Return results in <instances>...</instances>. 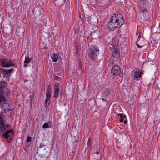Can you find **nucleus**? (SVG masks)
Masks as SVG:
<instances>
[{"mask_svg": "<svg viewBox=\"0 0 160 160\" xmlns=\"http://www.w3.org/2000/svg\"><path fill=\"white\" fill-rule=\"evenodd\" d=\"M5 124H4V125H1V126H0V128L1 130L2 131V132H4L6 130V128L5 127Z\"/></svg>", "mask_w": 160, "mask_h": 160, "instance_id": "20", "label": "nucleus"}, {"mask_svg": "<svg viewBox=\"0 0 160 160\" xmlns=\"http://www.w3.org/2000/svg\"><path fill=\"white\" fill-rule=\"evenodd\" d=\"M87 145H88L87 148H89L91 146V141L90 139H89V140H88V142H87Z\"/></svg>", "mask_w": 160, "mask_h": 160, "instance_id": "22", "label": "nucleus"}, {"mask_svg": "<svg viewBox=\"0 0 160 160\" xmlns=\"http://www.w3.org/2000/svg\"><path fill=\"white\" fill-rule=\"evenodd\" d=\"M49 127L48 124L47 122L45 123L42 125L43 128H46Z\"/></svg>", "mask_w": 160, "mask_h": 160, "instance_id": "24", "label": "nucleus"}, {"mask_svg": "<svg viewBox=\"0 0 160 160\" xmlns=\"http://www.w3.org/2000/svg\"><path fill=\"white\" fill-rule=\"evenodd\" d=\"M51 88L50 87H48L46 91V97L48 99H50L51 96Z\"/></svg>", "mask_w": 160, "mask_h": 160, "instance_id": "15", "label": "nucleus"}, {"mask_svg": "<svg viewBox=\"0 0 160 160\" xmlns=\"http://www.w3.org/2000/svg\"><path fill=\"white\" fill-rule=\"evenodd\" d=\"M118 115L119 116H120V120H119L120 122H122L123 120V115H122V114H119V113L118 114Z\"/></svg>", "mask_w": 160, "mask_h": 160, "instance_id": "23", "label": "nucleus"}, {"mask_svg": "<svg viewBox=\"0 0 160 160\" xmlns=\"http://www.w3.org/2000/svg\"><path fill=\"white\" fill-rule=\"evenodd\" d=\"M141 0L142 2L143 3H145L147 1V0Z\"/></svg>", "mask_w": 160, "mask_h": 160, "instance_id": "30", "label": "nucleus"}, {"mask_svg": "<svg viewBox=\"0 0 160 160\" xmlns=\"http://www.w3.org/2000/svg\"><path fill=\"white\" fill-rule=\"evenodd\" d=\"M121 72L120 67L117 65H115L112 68L111 70V74L114 76L119 75Z\"/></svg>", "mask_w": 160, "mask_h": 160, "instance_id": "6", "label": "nucleus"}, {"mask_svg": "<svg viewBox=\"0 0 160 160\" xmlns=\"http://www.w3.org/2000/svg\"><path fill=\"white\" fill-rule=\"evenodd\" d=\"M133 77L135 79L138 80V78L142 77V72L138 69H135L132 72Z\"/></svg>", "mask_w": 160, "mask_h": 160, "instance_id": "7", "label": "nucleus"}, {"mask_svg": "<svg viewBox=\"0 0 160 160\" xmlns=\"http://www.w3.org/2000/svg\"><path fill=\"white\" fill-rule=\"evenodd\" d=\"M127 122H127V120H125L124 122V123L125 124L127 123Z\"/></svg>", "mask_w": 160, "mask_h": 160, "instance_id": "32", "label": "nucleus"}, {"mask_svg": "<svg viewBox=\"0 0 160 160\" xmlns=\"http://www.w3.org/2000/svg\"><path fill=\"white\" fill-rule=\"evenodd\" d=\"M41 11L40 10H39L36 11L35 13H34V16L36 17V18H37L38 17V18H40V16L41 15Z\"/></svg>", "mask_w": 160, "mask_h": 160, "instance_id": "19", "label": "nucleus"}, {"mask_svg": "<svg viewBox=\"0 0 160 160\" xmlns=\"http://www.w3.org/2000/svg\"><path fill=\"white\" fill-rule=\"evenodd\" d=\"M66 2V0H63V2Z\"/></svg>", "mask_w": 160, "mask_h": 160, "instance_id": "37", "label": "nucleus"}, {"mask_svg": "<svg viewBox=\"0 0 160 160\" xmlns=\"http://www.w3.org/2000/svg\"><path fill=\"white\" fill-rule=\"evenodd\" d=\"M124 17L121 14H115L112 17L108 23V28L111 31L114 30L116 28H118L124 23Z\"/></svg>", "mask_w": 160, "mask_h": 160, "instance_id": "1", "label": "nucleus"}, {"mask_svg": "<svg viewBox=\"0 0 160 160\" xmlns=\"http://www.w3.org/2000/svg\"><path fill=\"white\" fill-rule=\"evenodd\" d=\"M3 115V113L1 112L0 113V126L1 125H4V124L5 123V122L3 120L2 117Z\"/></svg>", "mask_w": 160, "mask_h": 160, "instance_id": "17", "label": "nucleus"}, {"mask_svg": "<svg viewBox=\"0 0 160 160\" xmlns=\"http://www.w3.org/2000/svg\"><path fill=\"white\" fill-rule=\"evenodd\" d=\"M59 78L58 77L56 76L55 78V79L56 80H58V79Z\"/></svg>", "mask_w": 160, "mask_h": 160, "instance_id": "31", "label": "nucleus"}, {"mask_svg": "<svg viewBox=\"0 0 160 160\" xmlns=\"http://www.w3.org/2000/svg\"><path fill=\"white\" fill-rule=\"evenodd\" d=\"M56 28H54L52 30V32L53 33H56L57 32V30Z\"/></svg>", "mask_w": 160, "mask_h": 160, "instance_id": "26", "label": "nucleus"}, {"mask_svg": "<svg viewBox=\"0 0 160 160\" xmlns=\"http://www.w3.org/2000/svg\"><path fill=\"white\" fill-rule=\"evenodd\" d=\"M140 34V33H136V35H137V36H138V35L139 36V34Z\"/></svg>", "mask_w": 160, "mask_h": 160, "instance_id": "34", "label": "nucleus"}, {"mask_svg": "<svg viewBox=\"0 0 160 160\" xmlns=\"http://www.w3.org/2000/svg\"><path fill=\"white\" fill-rule=\"evenodd\" d=\"M96 153L97 154H98L99 153V151H98V150H97V151L96 152Z\"/></svg>", "mask_w": 160, "mask_h": 160, "instance_id": "33", "label": "nucleus"}, {"mask_svg": "<svg viewBox=\"0 0 160 160\" xmlns=\"http://www.w3.org/2000/svg\"><path fill=\"white\" fill-rule=\"evenodd\" d=\"M60 58V56L59 54H53L51 56L52 61L54 62H57Z\"/></svg>", "mask_w": 160, "mask_h": 160, "instance_id": "13", "label": "nucleus"}, {"mask_svg": "<svg viewBox=\"0 0 160 160\" xmlns=\"http://www.w3.org/2000/svg\"><path fill=\"white\" fill-rule=\"evenodd\" d=\"M112 53L113 57L115 58H118L120 56L119 52L118 50L116 49L115 48H114L113 50Z\"/></svg>", "mask_w": 160, "mask_h": 160, "instance_id": "14", "label": "nucleus"}, {"mask_svg": "<svg viewBox=\"0 0 160 160\" xmlns=\"http://www.w3.org/2000/svg\"><path fill=\"white\" fill-rule=\"evenodd\" d=\"M123 118H125V117H126V115H124V116H123Z\"/></svg>", "mask_w": 160, "mask_h": 160, "instance_id": "36", "label": "nucleus"}, {"mask_svg": "<svg viewBox=\"0 0 160 160\" xmlns=\"http://www.w3.org/2000/svg\"><path fill=\"white\" fill-rule=\"evenodd\" d=\"M8 125H5V127H8Z\"/></svg>", "mask_w": 160, "mask_h": 160, "instance_id": "35", "label": "nucleus"}, {"mask_svg": "<svg viewBox=\"0 0 160 160\" xmlns=\"http://www.w3.org/2000/svg\"><path fill=\"white\" fill-rule=\"evenodd\" d=\"M31 58H30L26 57L24 62V64L23 65L24 67H27L28 64L29 63V62L31 61Z\"/></svg>", "mask_w": 160, "mask_h": 160, "instance_id": "16", "label": "nucleus"}, {"mask_svg": "<svg viewBox=\"0 0 160 160\" xmlns=\"http://www.w3.org/2000/svg\"><path fill=\"white\" fill-rule=\"evenodd\" d=\"M49 100V99H48V98H46V100L45 101V106L46 107H47V102H48V101Z\"/></svg>", "mask_w": 160, "mask_h": 160, "instance_id": "28", "label": "nucleus"}, {"mask_svg": "<svg viewBox=\"0 0 160 160\" xmlns=\"http://www.w3.org/2000/svg\"><path fill=\"white\" fill-rule=\"evenodd\" d=\"M114 63V61L113 60V58H110L108 61V65L110 67H112Z\"/></svg>", "mask_w": 160, "mask_h": 160, "instance_id": "18", "label": "nucleus"}, {"mask_svg": "<svg viewBox=\"0 0 160 160\" xmlns=\"http://www.w3.org/2000/svg\"><path fill=\"white\" fill-rule=\"evenodd\" d=\"M13 70V68H12L8 70L0 68V72L3 75V77H5L7 76H8Z\"/></svg>", "mask_w": 160, "mask_h": 160, "instance_id": "10", "label": "nucleus"}, {"mask_svg": "<svg viewBox=\"0 0 160 160\" xmlns=\"http://www.w3.org/2000/svg\"><path fill=\"white\" fill-rule=\"evenodd\" d=\"M0 65L3 67H10L14 66L15 64L12 60L8 58H1L0 60Z\"/></svg>", "mask_w": 160, "mask_h": 160, "instance_id": "3", "label": "nucleus"}, {"mask_svg": "<svg viewBox=\"0 0 160 160\" xmlns=\"http://www.w3.org/2000/svg\"><path fill=\"white\" fill-rule=\"evenodd\" d=\"M111 90H109V89H107V90L105 91V93H107V92H109L110 93H111Z\"/></svg>", "mask_w": 160, "mask_h": 160, "instance_id": "29", "label": "nucleus"}, {"mask_svg": "<svg viewBox=\"0 0 160 160\" xmlns=\"http://www.w3.org/2000/svg\"><path fill=\"white\" fill-rule=\"evenodd\" d=\"M7 82L5 81L0 80V101L2 100L4 101V102H6V98L4 95L6 92L8 93H9L10 91H8V89L7 87Z\"/></svg>", "mask_w": 160, "mask_h": 160, "instance_id": "2", "label": "nucleus"}, {"mask_svg": "<svg viewBox=\"0 0 160 160\" xmlns=\"http://www.w3.org/2000/svg\"><path fill=\"white\" fill-rule=\"evenodd\" d=\"M98 49L93 46H91L90 49L89 57L93 60H95L97 58Z\"/></svg>", "mask_w": 160, "mask_h": 160, "instance_id": "4", "label": "nucleus"}, {"mask_svg": "<svg viewBox=\"0 0 160 160\" xmlns=\"http://www.w3.org/2000/svg\"><path fill=\"white\" fill-rule=\"evenodd\" d=\"M140 34L138 36V39L137 40V41L136 42V44L137 46H138V48H141L143 47V46L140 45L139 44H138V42L139 40V38H140Z\"/></svg>", "mask_w": 160, "mask_h": 160, "instance_id": "21", "label": "nucleus"}, {"mask_svg": "<svg viewBox=\"0 0 160 160\" xmlns=\"http://www.w3.org/2000/svg\"><path fill=\"white\" fill-rule=\"evenodd\" d=\"M47 152V151L46 148L41 147L38 150L37 154L41 158H43Z\"/></svg>", "mask_w": 160, "mask_h": 160, "instance_id": "9", "label": "nucleus"}, {"mask_svg": "<svg viewBox=\"0 0 160 160\" xmlns=\"http://www.w3.org/2000/svg\"><path fill=\"white\" fill-rule=\"evenodd\" d=\"M141 12L143 14H145L148 12V10L145 9H142L141 10Z\"/></svg>", "mask_w": 160, "mask_h": 160, "instance_id": "25", "label": "nucleus"}, {"mask_svg": "<svg viewBox=\"0 0 160 160\" xmlns=\"http://www.w3.org/2000/svg\"><path fill=\"white\" fill-rule=\"evenodd\" d=\"M31 141V138L30 137L28 136L27 137V139H26V142H29Z\"/></svg>", "mask_w": 160, "mask_h": 160, "instance_id": "27", "label": "nucleus"}, {"mask_svg": "<svg viewBox=\"0 0 160 160\" xmlns=\"http://www.w3.org/2000/svg\"><path fill=\"white\" fill-rule=\"evenodd\" d=\"M13 130L12 129H10L8 130L3 135V137L9 142V140H8V138L11 140L12 139V137L13 136Z\"/></svg>", "mask_w": 160, "mask_h": 160, "instance_id": "8", "label": "nucleus"}, {"mask_svg": "<svg viewBox=\"0 0 160 160\" xmlns=\"http://www.w3.org/2000/svg\"><path fill=\"white\" fill-rule=\"evenodd\" d=\"M0 104L2 108L4 111L5 113L8 116L11 115L12 113V111L10 109H7V107L5 106V105H7V99H6V102H4V101L2 100L0 101Z\"/></svg>", "mask_w": 160, "mask_h": 160, "instance_id": "5", "label": "nucleus"}, {"mask_svg": "<svg viewBox=\"0 0 160 160\" xmlns=\"http://www.w3.org/2000/svg\"><path fill=\"white\" fill-rule=\"evenodd\" d=\"M53 89L54 91L53 95V98H56L58 96V93L59 91L58 86V85L55 84L54 85Z\"/></svg>", "mask_w": 160, "mask_h": 160, "instance_id": "11", "label": "nucleus"}, {"mask_svg": "<svg viewBox=\"0 0 160 160\" xmlns=\"http://www.w3.org/2000/svg\"><path fill=\"white\" fill-rule=\"evenodd\" d=\"M18 34V35L19 36H23L24 35V30L23 28H18L16 29V31Z\"/></svg>", "mask_w": 160, "mask_h": 160, "instance_id": "12", "label": "nucleus"}]
</instances>
